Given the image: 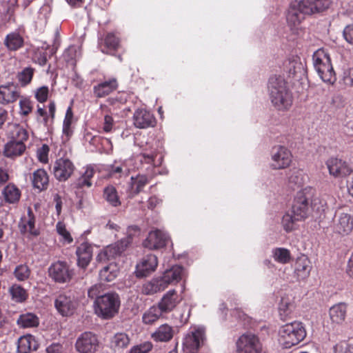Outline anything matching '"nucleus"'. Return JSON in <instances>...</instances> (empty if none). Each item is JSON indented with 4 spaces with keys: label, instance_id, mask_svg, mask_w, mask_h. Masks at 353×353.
<instances>
[{
    "label": "nucleus",
    "instance_id": "1",
    "mask_svg": "<svg viewBox=\"0 0 353 353\" xmlns=\"http://www.w3.org/2000/svg\"><path fill=\"white\" fill-rule=\"evenodd\" d=\"M331 3V0L293 1L290 5L286 15L288 26L292 30H296L305 15L323 12L329 8Z\"/></svg>",
    "mask_w": 353,
    "mask_h": 353
},
{
    "label": "nucleus",
    "instance_id": "2",
    "mask_svg": "<svg viewBox=\"0 0 353 353\" xmlns=\"http://www.w3.org/2000/svg\"><path fill=\"white\" fill-rule=\"evenodd\" d=\"M268 94L275 109L279 111L289 110L293 103L292 93L281 76H272L268 81Z\"/></svg>",
    "mask_w": 353,
    "mask_h": 353
},
{
    "label": "nucleus",
    "instance_id": "3",
    "mask_svg": "<svg viewBox=\"0 0 353 353\" xmlns=\"http://www.w3.org/2000/svg\"><path fill=\"white\" fill-rule=\"evenodd\" d=\"M306 336L303 323L294 321L281 326L279 331V341L284 348L298 345Z\"/></svg>",
    "mask_w": 353,
    "mask_h": 353
},
{
    "label": "nucleus",
    "instance_id": "4",
    "mask_svg": "<svg viewBox=\"0 0 353 353\" xmlns=\"http://www.w3.org/2000/svg\"><path fill=\"white\" fill-rule=\"evenodd\" d=\"M120 298L115 292L105 293L94 301V307L97 316L109 319L118 313L120 307Z\"/></svg>",
    "mask_w": 353,
    "mask_h": 353
},
{
    "label": "nucleus",
    "instance_id": "5",
    "mask_svg": "<svg viewBox=\"0 0 353 353\" xmlns=\"http://www.w3.org/2000/svg\"><path fill=\"white\" fill-rule=\"evenodd\" d=\"M313 65L320 78L325 83L333 84L336 80L331 59L324 49H319L312 55Z\"/></svg>",
    "mask_w": 353,
    "mask_h": 353
},
{
    "label": "nucleus",
    "instance_id": "6",
    "mask_svg": "<svg viewBox=\"0 0 353 353\" xmlns=\"http://www.w3.org/2000/svg\"><path fill=\"white\" fill-rule=\"evenodd\" d=\"M313 193L314 190L310 187L305 188L297 193L290 211L294 216L295 220L302 221L308 216L310 212L308 201Z\"/></svg>",
    "mask_w": 353,
    "mask_h": 353
},
{
    "label": "nucleus",
    "instance_id": "7",
    "mask_svg": "<svg viewBox=\"0 0 353 353\" xmlns=\"http://www.w3.org/2000/svg\"><path fill=\"white\" fill-rule=\"evenodd\" d=\"M333 232L341 236L350 234L353 230V216L339 210L336 212L332 221Z\"/></svg>",
    "mask_w": 353,
    "mask_h": 353
},
{
    "label": "nucleus",
    "instance_id": "8",
    "mask_svg": "<svg viewBox=\"0 0 353 353\" xmlns=\"http://www.w3.org/2000/svg\"><path fill=\"white\" fill-rule=\"evenodd\" d=\"M50 277L59 283H65L72 279L74 272L65 261H58L50 265L48 269Z\"/></svg>",
    "mask_w": 353,
    "mask_h": 353
},
{
    "label": "nucleus",
    "instance_id": "9",
    "mask_svg": "<svg viewBox=\"0 0 353 353\" xmlns=\"http://www.w3.org/2000/svg\"><path fill=\"white\" fill-rule=\"evenodd\" d=\"M238 353H265L259 338L252 334L241 335L236 342Z\"/></svg>",
    "mask_w": 353,
    "mask_h": 353
},
{
    "label": "nucleus",
    "instance_id": "10",
    "mask_svg": "<svg viewBox=\"0 0 353 353\" xmlns=\"http://www.w3.org/2000/svg\"><path fill=\"white\" fill-rule=\"evenodd\" d=\"M132 242L131 235L105 247L98 255L99 260H110L120 256Z\"/></svg>",
    "mask_w": 353,
    "mask_h": 353
},
{
    "label": "nucleus",
    "instance_id": "11",
    "mask_svg": "<svg viewBox=\"0 0 353 353\" xmlns=\"http://www.w3.org/2000/svg\"><path fill=\"white\" fill-rule=\"evenodd\" d=\"M292 162V154L285 147L277 145L272 150V162L270 166L272 169L280 170L288 168Z\"/></svg>",
    "mask_w": 353,
    "mask_h": 353
},
{
    "label": "nucleus",
    "instance_id": "12",
    "mask_svg": "<svg viewBox=\"0 0 353 353\" xmlns=\"http://www.w3.org/2000/svg\"><path fill=\"white\" fill-rule=\"evenodd\" d=\"M99 346L97 336L90 332L82 333L77 339L75 348L79 353H94Z\"/></svg>",
    "mask_w": 353,
    "mask_h": 353
},
{
    "label": "nucleus",
    "instance_id": "13",
    "mask_svg": "<svg viewBox=\"0 0 353 353\" xmlns=\"http://www.w3.org/2000/svg\"><path fill=\"white\" fill-rule=\"evenodd\" d=\"M54 305L59 314L63 316H68L74 314L77 302L73 296L63 294L55 299Z\"/></svg>",
    "mask_w": 353,
    "mask_h": 353
},
{
    "label": "nucleus",
    "instance_id": "14",
    "mask_svg": "<svg viewBox=\"0 0 353 353\" xmlns=\"http://www.w3.org/2000/svg\"><path fill=\"white\" fill-rule=\"evenodd\" d=\"M169 241L170 236L165 232L161 230H155L149 232L148 237L143 244L145 248L154 250L165 246Z\"/></svg>",
    "mask_w": 353,
    "mask_h": 353
},
{
    "label": "nucleus",
    "instance_id": "15",
    "mask_svg": "<svg viewBox=\"0 0 353 353\" xmlns=\"http://www.w3.org/2000/svg\"><path fill=\"white\" fill-rule=\"evenodd\" d=\"M74 166L68 159H57L53 166L54 177L59 181H65L73 173Z\"/></svg>",
    "mask_w": 353,
    "mask_h": 353
},
{
    "label": "nucleus",
    "instance_id": "16",
    "mask_svg": "<svg viewBox=\"0 0 353 353\" xmlns=\"http://www.w3.org/2000/svg\"><path fill=\"white\" fill-rule=\"evenodd\" d=\"M35 216L29 208L27 214L21 218L19 223V228L21 233L28 234L29 236H37L39 234V230L35 228Z\"/></svg>",
    "mask_w": 353,
    "mask_h": 353
},
{
    "label": "nucleus",
    "instance_id": "17",
    "mask_svg": "<svg viewBox=\"0 0 353 353\" xmlns=\"http://www.w3.org/2000/svg\"><path fill=\"white\" fill-rule=\"evenodd\" d=\"M20 98L19 88L13 83L0 85V104L8 105Z\"/></svg>",
    "mask_w": 353,
    "mask_h": 353
},
{
    "label": "nucleus",
    "instance_id": "18",
    "mask_svg": "<svg viewBox=\"0 0 353 353\" xmlns=\"http://www.w3.org/2000/svg\"><path fill=\"white\" fill-rule=\"evenodd\" d=\"M185 275V270L181 265H173L170 268L165 270L163 274L160 276L161 280L165 285V289L169 285L179 283Z\"/></svg>",
    "mask_w": 353,
    "mask_h": 353
},
{
    "label": "nucleus",
    "instance_id": "19",
    "mask_svg": "<svg viewBox=\"0 0 353 353\" xmlns=\"http://www.w3.org/2000/svg\"><path fill=\"white\" fill-rule=\"evenodd\" d=\"M158 265L157 257L154 254L145 256L136 266L137 277H145L154 272Z\"/></svg>",
    "mask_w": 353,
    "mask_h": 353
},
{
    "label": "nucleus",
    "instance_id": "20",
    "mask_svg": "<svg viewBox=\"0 0 353 353\" xmlns=\"http://www.w3.org/2000/svg\"><path fill=\"white\" fill-rule=\"evenodd\" d=\"M203 336L204 332L203 329H194L185 336L183 341V345L188 349L190 353H194L198 350L201 343L203 342Z\"/></svg>",
    "mask_w": 353,
    "mask_h": 353
},
{
    "label": "nucleus",
    "instance_id": "21",
    "mask_svg": "<svg viewBox=\"0 0 353 353\" xmlns=\"http://www.w3.org/2000/svg\"><path fill=\"white\" fill-rule=\"evenodd\" d=\"M179 302L180 299L176 291L170 290L163 296L157 305L163 313H168L172 311Z\"/></svg>",
    "mask_w": 353,
    "mask_h": 353
},
{
    "label": "nucleus",
    "instance_id": "22",
    "mask_svg": "<svg viewBox=\"0 0 353 353\" xmlns=\"http://www.w3.org/2000/svg\"><path fill=\"white\" fill-rule=\"evenodd\" d=\"M326 164L330 174L336 177L345 176L347 174L350 176L352 173L348 165L341 159L330 158Z\"/></svg>",
    "mask_w": 353,
    "mask_h": 353
},
{
    "label": "nucleus",
    "instance_id": "23",
    "mask_svg": "<svg viewBox=\"0 0 353 353\" xmlns=\"http://www.w3.org/2000/svg\"><path fill=\"white\" fill-rule=\"evenodd\" d=\"M134 124L138 128H147L154 123L153 115L145 109H138L134 113Z\"/></svg>",
    "mask_w": 353,
    "mask_h": 353
},
{
    "label": "nucleus",
    "instance_id": "24",
    "mask_svg": "<svg viewBox=\"0 0 353 353\" xmlns=\"http://www.w3.org/2000/svg\"><path fill=\"white\" fill-rule=\"evenodd\" d=\"M76 254L78 258L77 264L81 268H85L92 257V247L87 242L82 243L77 248Z\"/></svg>",
    "mask_w": 353,
    "mask_h": 353
},
{
    "label": "nucleus",
    "instance_id": "25",
    "mask_svg": "<svg viewBox=\"0 0 353 353\" xmlns=\"http://www.w3.org/2000/svg\"><path fill=\"white\" fill-rule=\"evenodd\" d=\"M118 87V83L115 78L104 81L93 88V92L96 97L99 98L104 97L116 90Z\"/></svg>",
    "mask_w": 353,
    "mask_h": 353
},
{
    "label": "nucleus",
    "instance_id": "26",
    "mask_svg": "<svg viewBox=\"0 0 353 353\" xmlns=\"http://www.w3.org/2000/svg\"><path fill=\"white\" fill-rule=\"evenodd\" d=\"M39 347V343L34 336L27 334L21 336L17 342L18 353H29L32 350H36Z\"/></svg>",
    "mask_w": 353,
    "mask_h": 353
},
{
    "label": "nucleus",
    "instance_id": "27",
    "mask_svg": "<svg viewBox=\"0 0 353 353\" xmlns=\"http://www.w3.org/2000/svg\"><path fill=\"white\" fill-rule=\"evenodd\" d=\"M26 145L22 141H10L4 146V155L10 159L17 158L23 154Z\"/></svg>",
    "mask_w": 353,
    "mask_h": 353
},
{
    "label": "nucleus",
    "instance_id": "28",
    "mask_svg": "<svg viewBox=\"0 0 353 353\" xmlns=\"http://www.w3.org/2000/svg\"><path fill=\"white\" fill-rule=\"evenodd\" d=\"M94 170L92 166L88 165L85 167L84 172L74 182V188L77 189L90 188L92 185V179L94 176Z\"/></svg>",
    "mask_w": 353,
    "mask_h": 353
},
{
    "label": "nucleus",
    "instance_id": "29",
    "mask_svg": "<svg viewBox=\"0 0 353 353\" xmlns=\"http://www.w3.org/2000/svg\"><path fill=\"white\" fill-rule=\"evenodd\" d=\"M165 290V285L159 276L154 277L143 284L141 292L145 295H153Z\"/></svg>",
    "mask_w": 353,
    "mask_h": 353
},
{
    "label": "nucleus",
    "instance_id": "30",
    "mask_svg": "<svg viewBox=\"0 0 353 353\" xmlns=\"http://www.w3.org/2000/svg\"><path fill=\"white\" fill-rule=\"evenodd\" d=\"M174 335V330L172 326L167 323L160 325L154 333L152 338L157 342H168L170 341Z\"/></svg>",
    "mask_w": 353,
    "mask_h": 353
},
{
    "label": "nucleus",
    "instance_id": "31",
    "mask_svg": "<svg viewBox=\"0 0 353 353\" xmlns=\"http://www.w3.org/2000/svg\"><path fill=\"white\" fill-rule=\"evenodd\" d=\"M32 181L34 188L39 191L46 190L48 186V175L43 169H38L33 172Z\"/></svg>",
    "mask_w": 353,
    "mask_h": 353
},
{
    "label": "nucleus",
    "instance_id": "32",
    "mask_svg": "<svg viewBox=\"0 0 353 353\" xmlns=\"http://www.w3.org/2000/svg\"><path fill=\"white\" fill-rule=\"evenodd\" d=\"M2 195L6 203L14 204L20 199L21 191L15 185L9 183L2 190Z\"/></svg>",
    "mask_w": 353,
    "mask_h": 353
},
{
    "label": "nucleus",
    "instance_id": "33",
    "mask_svg": "<svg viewBox=\"0 0 353 353\" xmlns=\"http://www.w3.org/2000/svg\"><path fill=\"white\" fill-rule=\"evenodd\" d=\"M119 273V268L117 264L111 263L101 270L99 272V278L101 281L110 282L118 276Z\"/></svg>",
    "mask_w": 353,
    "mask_h": 353
},
{
    "label": "nucleus",
    "instance_id": "34",
    "mask_svg": "<svg viewBox=\"0 0 353 353\" xmlns=\"http://www.w3.org/2000/svg\"><path fill=\"white\" fill-rule=\"evenodd\" d=\"M310 264V261L305 256L297 259L295 263V273L298 278L304 279L310 274L311 270Z\"/></svg>",
    "mask_w": 353,
    "mask_h": 353
},
{
    "label": "nucleus",
    "instance_id": "35",
    "mask_svg": "<svg viewBox=\"0 0 353 353\" xmlns=\"http://www.w3.org/2000/svg\"><path fill=\"white\" fill-rule=\"evenodd\" d=\"M130 339L128 335L125 332H117L110 339V347L116 350L124 349L130 344Z\"/></svg>",
    "mask_w": 353,
    "mask_h": 353
},
{
    "label": "nucleus",
    "instance_id": "36",
    "mask_svg": "<svg viewBox=\"0 0 353 353\" xmlns=\"http://www.w3.org/2000/svg\"><path fill=\"white\" fill-rule=\"evenodd\" d=\"M345 315L346 305L344 303L334 305L330 309V316L333 323H341L345 320Z\"/></svg>",
    "mask_w": 353,
    "mask_h": 353
},
{
    "label": "nucleus",
    "instance_id": "37",
    "mask_svg": "<svg viewBox=\"0 0 353 353\" xmlns=\"http://www.w3.org/2000/svg\"><path fill=\"white\" fill-rule=\"evenodd\" d=\"M306 179L303 170L298 169L290 170L288 174V184L292 188L301 186Z\"/></svg>",
    "mask_w": 353,
    "mask_h": 353
},
{
    "label": "nucleus",
    "instance_id": "38",
    "mask_svg": "<svg viewBox=\"0 0 353 353\" xmlns=\"http://www.w3.org/2000/svg\"><path fill=\"white\" fill-rule=\"evenodd\" d=\"M23 39L19 32L8 34L5 39V45L10 50H17L23 45Z\"/></svg>",
    "mask_w": 353,
    "mask_h": 353
},
{
    "label": "nucleus",
    "instance_id": "39",
    "mask_svg": "<svg viewBox=\"0 0 353 353\" xmlns=\"http://www.w3.org/2000/svg\"><path fill=\"white\" fill-rule=\"evenodd\" d=\"M157 305H153L147 310L143 314L142 321L145 324H152L163 314Z\"/></svg>",
    "mask_w": 353,
    "mask_h": 353
},
{
    "label": "nucleus",
    "instance_id": "40",
    "mask_svg": "<svg viewBox=\"0 0 353 353\" xmlns=\"http://www.w3.org/2000/svg\"><path fill=\"white\" fill-rule=\"evenodd\" d=\"M295 304L293 299L289 296H282L279 305L281 315L288 316L294 309Z\"/></svg>",
    "mask_w": 353,
    "mask_h": 353
},
{
    "label": "nucleus",
    "instance_id": "41",
    "mask_svg": "<svg viewBox=\"0 0 353 353\" xmlns=\"http://www.w3.org/2000/svg\"><path fill=\"white\" fill-rule=\"evenodd\" d=\"M11 141H22L23 143L28 138L27 131L19 125L13 124L10 126Z\"/></svg>",
    "mask_w": 353,
    "mask_h": 353
},
{
    "label": "nucleus",
    "instance_id": "42",
    "mask_svg": "<svg viewBox=\"0 0 353 353\" xmlns=\"http://www.w3.org/2000/svg\"><path fill=\"white\" fill-rule=\"evenodd\" d=\"M17 323L22 327H33L39 324V320L36 315L32 313H26L20 315Z\"/></svg>",
    "mask_w": 353,
    "mask_h": 353
},
{
    "label": "nucleus",
    "instance_id": "43",
    "mask_svg": "<svg viewBox=\"0 0 353 353\" xmlns=\"http://www.w3.org/2000/svg\"><path fill=\"white\" fill-rule=\"evenodd\" d=\"M105 46L101 47V52L108 54L109 51L115 50L119 46V39L113 33H108L105 38Z\"/></svg>",
    "mask_w": 353,
    "mask_h": 353
},
{
    "label": "nucleus",
    "instance_id": "44",
    "mask_svg": "<svg viewBox=\"0 0 353 353\" xmlns=\"http://www.w3.org/2000/svg\"><path fill=\"white\" fill-rule=\"evenodd\" d=\"M103 197L111 205L114 207L119 206L121 204L117 190L112 185H109L104 189Z\"/></svg>",
    "mask_w": 353,
    "mask_h": 353
},
{
    "label": "nucleus",
    "instance_id": "45",
    "mask_svg": "<svg viewBox=\"0 0 353 353\" xmlns=\"http://www.w3.org/2000/svg\"><path fill=\"white\" fill-rule=\"evenodd\" d=\"M148 183V179L145 175H138L131 177L130 188L133 193L138 194Z\"/></svg>",
    "mask_w": 353,
    "mask_h": 353
},
{
    "label": "nucleus",
    "instance_id": "46",
    "mask_svg": "<svg viewBox=\"0 0 353 353\" xmlns=\"http://www.w3.org/2000/svg\"><path fill=\"white\" fill-rule=\"evenodd\" d=\"M130 172V168L127 161L115 163L111 165L110 173L112 176L121 177L128 176Z\"/></svg>",
    "mask_w": 353,
    "mask_h": 353
},
{
    "label": "nucleus",
    "instance_id": "47",
    "mask_svg": "<svg viewBox=\"0 0 353 353\" xmlns=\"http://www.w3.org/2000/svg\"><path fill=\"white\" fill-rule=\"evenodd\" d=\"M272 256L276 262L285 264L289 262L290 253L287 249L279 248L272 251Z\"/></svg>",
    "mask_w": 353,
    "mask_h": 353
},
{
    "label": "nucleus",
    "instance_id": "48",
    "mask_svg": "<svg viewBox=\"0 0 353 353\" xmlns=\"http://www.w3.org/2000/svg\"><path fill=\"white\" fill-rule=\"evenodd\" d=\"M9 291L12 300L16 302H22L26 298V292L25 290L19 285H12L10 288Z\"/></svg>",
    "mask_w": 353,
    "mask_h": 353
},
{
    "label": "nucleus",
    "instance_id": "49",
    "mask_svg": "<svg viewBox=\"0 0 353 353\" xmlns=\"http://www.w3.org/2000/svg\"><path fill=\"white\" fill-rule=\"evenodd\" d=\"M34 70L31 68H26L18 74V80L21 85H26L28 84L33 76Z\"/></svg>",
    "mask_w": 353,
    "mask_h": 353
},
{
    "label": "nucleus",
    "instance_id": "50",
    "mask_svg": "<svg viewBox=\"0 0 353 353\" xmlns=\"http://www.w3.org/2000/svg\"><path fill=\"white\" fill-rule=\"evenodd\" d=\"M105 285L102 283H97L90 287L88 291V296L91 299H97L102 296L105 293Z\"/></svg>",
    "mask_w": 353,
    "mask_h": 353
},
{
    "label": "nucleus",
    "instance_id": "51",
    "mask_svg": "<svg viewBox=\"0 0 353 353\" xmlns=\"http://www.w3.org/2000/svg\"><path fill=\"white\" fill-rule=\"evenodd\" d=\"M156 157V151L153 148H150V150L145 148L141 152L139 157V161L141 163L145 162L148 164L153 163L154 161V157Z\"/></svg>",
    "mask_w": 353,
    "mask_h": 353
},
{
    "label": "nucleus",
    "instance_id": "52",
    "mask_svg": "<svg viewBox=\"0 0 353 353\" xmlns=\"http://www.w3.org/2000/svg\"><path fill=\"white\" fill-rule=\"evenodd\" d=\"M298 220L294 219V216L290 212H287L282 219V225L287 231H291L294 228V224Z\"/></svg>",
    "mask_w": 353,
    "mask_h": 353
},
{
    "label": "nucleus",
    "instance_id": "53",
    "mask_svg": "<svg viewBox=\"0 0 353 353\" xmlns=\"http://www.w3.org/2000/svg\"><path fill=\"white\" fill-rule=\"evenodd\" d=\"M30 270L26 265H20L15 268L14 276L19 281H25L30 276Z\"/></svg>",
    "mask_w": 353,
    "mask_h": 353
},
{
    "label": "nucleus",
    "instance_id": "54",
    "mask_svg": "<svg viewBox=\"0 0 353 353\" xmlns=\"http://www.w3.org/2000/svg\"><path fill=\"white\" fill-rule=\"evenodd\" d=\"M56 229L58 234L63 237L66 243H70L72 242L73 239L70 232L67 230L64 223L58 222L56 225Z\"/></svg>",
    "mask_w": 353,
    "mask_h": 353
},
{
    "label": "nucleus",
    "instance_id": "55",
    "mask_svg": "<svg viewBox=\"0 0 353 353\" xmlns=\"http://www.w3.org/2000/svg\"><path fill=\"white\" fill-rule=\"evenodd\" d=\"M152 343L146 341L133 346L129 353H148L152 349Z\"/></svg>",
    "mask_w": 353,
    "mask_h": 353
},
{
    "label": "nucleus",
    "instance_id": "56",
    "mask_svg": "<svg viewBox=\"0 0 353 353\" xmlns=\"http://www.w3.org/2000/svg\"><path fill=\"white\" fill-rule=\"evenodd\" d=\"M311 208L316 212H324L326 209V203L319 197H315L311 201Z\"/></svg>",
    "mask_w": 353,
    "mask_h": 353
},
{
    "label": "nucleus",
    "instance_id": "57",
    "mask_svg": "<svg viewBox=\"0 0 353 353\" xmlns=\"http://www.w3.org/2000/svg\"><path fill=\"white\" fill-rule=\"evenodd\" d=\"M20 114L28 115L32 110L31 101L26 98L21 99L19 101Z\"/></svg>",
    "mask_w": 353,
    "mask_h": 353
},
{
    "label": "nucleus",
    "instance_id": "58",
    "mask_svg": "<svg viewBox=\"0 0 353 353\" xmlns=\"http://www.w3.org/2000/svg\"><path fill=\"white\" fill-rule=\"evenodd\" d=\"M80 54L79 49H78L76 46H70L65 52H64V57L68 61L72 59H74L77 58Z\"/></svg>",
    "mask_w": 353,
    "mask_h": 353
},
{
    "label": "nucleus",
    "instance_id": "59",
    "mask_svg": "<svg viewBox=\"0 0 353 353\" xmlns=\"http://www.w3.org/2000/svg\"><path fill=\"white\" fill-rule=\"evenodd\" d=\"M48 88L47 86H42L37 90L35 97L38 101L43 103L48 99Z\"/></svg>",
    "mask_w": 353,
    "mask_h": 353
},
{
    "label": "nucleus",
    "instance_id": "60",
    "mask_svg": "<svg viewBox=\"0 0 353 353\" xmlns=\"http://www.w3.org/2000/svg\"><path fill=\"white\" fill-rule=\"evenodd\" d=\"M343 35L348 43L353 45V25L347 26L343 30Z\"/></svg>",
    "mask_w": 353,
    "mask_h": 353
},
{
    "label": "nucleus",
    "instance_id": "61",
    "mask_svg": "<svg viewBox=\"0 0 353 353\" xmlns=\"http://www.w3.org/2000/svg\"><path fill=\"white\" fill-rule=\"evenodd\" d=\"M343 82L345 85L353 87V68L344 72Z\"/></svg>",
    "mask_w": 353,
    "mask_h": 353
},
{
    "label": "nucleus",
    "instance_id": "62",
    "mask_svg": "<svg viewBox=\"0 0 353 353\" xmlns=\"http://www.w3.org/2000/svg\"><path fill=\"white\" fill-rule=\"evenodd\" d=\"M48 148L46 145H43L41 149L38 150L37 156L39 160L42 163H46L48 160Z\"/></svg>",
    "mask_w": 353,
    "mask_h": 353
},
{
    "label": "nucleus",
    "instance_id": "63",
    "mask_svg": "<svg viewBox=\"0 0 353 353\" xmlns=\"http://www.w3.org/2000/svg\"><path fill=\"white\" fill-rule=\"evenodd\" d=\"M114 124V120L111 116L106 115L104 118L103 129L105 132L112 131Z\"/></svg>",
    "mask_w": 353,
    "mask_h": 353
},
{
    "label": "nucleus",
    "instance_id": "64",
    "mask_svg": "<svg viewBox=\"0 0 353 353\" xmlns=\"http://www.w3.org/2000/svg\"><path fill=\"white\" fill-rule=\"evenodd\" d=\"M347 188L348 193L353 197V172L348 176V179L347 181Z\"/></svg>",
    "mask_w": 353,
    "mask_h": 353
}]
</instances>
